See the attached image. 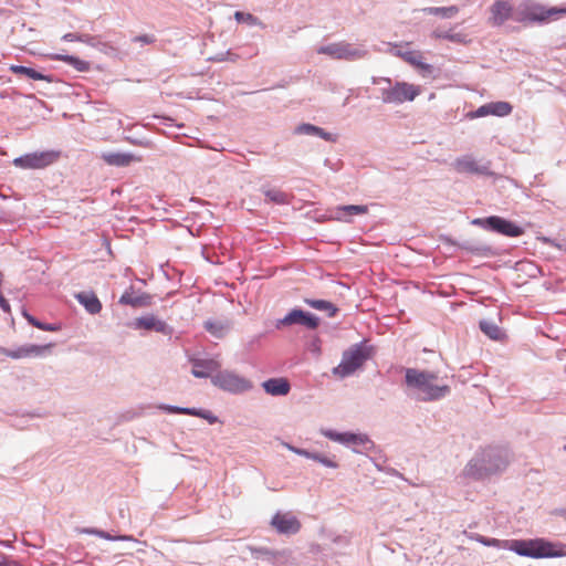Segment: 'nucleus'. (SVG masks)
<instances>
[{
	"label": "nucleus",
	"mask_w": 566,
	"mask_h": 566,
	"mask_svg": "<svg viewBox=\"0 0 566 566\" xmlns=\"http://www.w3.org/2000/svg\"><path fill=\"white\" fill-rule=\"evenodd\" d=\"M94 38H95V35L85 34V33H78V38L77 39H78V42L85 43L88 46H91V44H94L93 43Z\"/></svg>",
	"instance_id": "45"
},
{
	"label": "nucleus",
	"mask_w": 566,
	"mask_h": 566,
	"mask_svg": "<svg viewBox=\"0 0 566 566\" xmlns=\"http://www.w3.org/2000/svg\"><path fill=\"white\" fill-rule=\"evenodd\" d=\"M234 19L239 23H247V24H249L251 27H253V25H262V22L259 20V18H256L255 15H253L251 13H248V12L237 11L234 13Z\"/></svg>",
	"instance_id": "34"
},
{
	"label": "nucleus",
	"mask_w": 566,
	"mask_h": 566,
	"mask_svg": "<svg viewBox=\"0 0 566 566\" xmlns=\"http://www.w3.org/2000/svg\"><path fill=\"white\" fill-rule=\"evenodd\" d=\"M239 59V55L235 53H232L231 51L220 52L217 53L213 56H210L208 60L212 62H223V61H230V62H237Z\"/></svg>",
	"instance_id": "37"
},
{
	"label": "nucleus",
	"mask_w": 566,
	"mask_h": 566,
	"mask_svg": "<svg viewBox=\"0 0 566 566\" xmlns=\"http://www.w3.org/2000/svg\"><path fill=\"white\" fill-rule=\"evenodd\" d=\"M99 157L109 166L115 167H127L133 161L138 160L133 154L130 153H114V151H103Z\"/></svg>",
	"instance_id": "19"
},
{
	"label": "nucleus",
	"mask_w": 566,
	"mask_h": 566,
	"mask_svg": "<svg viewBox=\"0 0 566 566\" xmlns=\"http://www.w3.org/2000/svg\"><path fill=\"white\" fill-rule=\"evenodd\" d=\"M24 317L27 318V321L34 327H38L42 331H49V332H55L57 331V327L53 324H46V323H41V321H38L35 317H33L32 315L28 314L27 312L23 313Z\"/></svg>",
	"instance_id": "36"
},
{
	"label": "nucleus",
	"mask_w": 566,
	"mask_h": 566,
	"mask_svg": "<svg viewBox=\"0 0 566 566\" xmlns=\"http://www.w3.org/2000/svg\"><path fill=\"white\" fill-rule=\"evenodd\" d=\"M488 460H503L507 458V450L496 447H490L488 453L484 455Z\"/></svg>",
	"instance_id": "38"
},
{
	"label": "nucleus",
	"mask_w": 566,
	"mask_h": 566,
	"mask_svg": "<svg viewBox=\"0 0 566 566\" xmlns=\"http://www.w3.org/2000/svg\"><path fill=\"white\" fill-rule=\"evenodd\" d=\"M192 375L196 378H211V373H218L221 365L216 359H192Z\"/></svg>",
	"instance_id": "18"
},
{
	"label": "nucleus",
	"mask_w": 566,
	"mask_h": 566,
	"mask_svg": "<svg viewBox=\"0 0 566 566\" xmlns=\"http://www.w3.org/2000/svg\"><path fill=\"white\" fill-rule=\"evenodd\" d=\"M97 534H98L101 537L109 538V536H108V535H106L104 532H97Z\"/></svg>",
	"instance_id": "49"
},
{
	"label": "nucleus",
	"mask_w": 566,
	"mask_h": 566,
	"mask_svg": "<svg viewBox=\"0 0 566 566\" xmlns=\"http://www.w3.org/2000/svg\"><path fill=\"white\" fill-rule=\"evenodd\" d=\"M371 355L373 347L365 342L350 346L343 353L339 365L333 368V375L339 378L352 376L357 369L363 367Z\"/></svg>",
	"instance_id": "5"
},
{
	"label": "nucleus",
	"mask_w": 566,
	"mask_h": 566,
	"mask_svg": "<svg viewBox=\"0 0 566 566\" xmlns=\"http://www.w3.org/2000/svg\"><path fill=\"white\" fill-rule=\"evenodd\" d=\"M52 59L55 61L64 62L78 72H87L90 70V63L87 61L81 60L74 55L55 54L52 56Z\"/></svg>",
	"instance_id": "26"
},
{
	"label": "nucleus",
	"mask_w": 566,
	"mask_h": 566,
	"mask_svg": "<svg viewBox=\"0 0 566 566\" xmlns=\"http://www.w3.org/2000/svg\"><path fill=\"white\" fill-rule=\"evenodd\" d=\"M0 307L3 310V312L10 313V304L8 303V301L3 297V295L1 293H0Z\"/></svg>",
	"instance_id": "48"
},
{
	"label": "nucleus",
	"mask_w": 566,
	"mask_h": 566,
	"mask_svg": "<svg viewBox=\"0 0 566 566\" xmlns=\"http://www.w3.org/2000/svg\"><path fill=\"white\" fill-rule=\"evenodd\" d=\"M262 192L266 197V199L276 205H286L289 203L287 193L279 190V189H263Z\"/></svg>",
	"instance_id": "31"
},
{
	"label": "nucleus",
	"mask_w": 566,
	"mask_h": 566,
	"mask_svg": "<svg viewBox=\"0 0 566 566\" xmlns=\"http://www.w3.org/2000/svg\"><path fill=\"white\" fill-rule=\"evenodd\" d=\"M433 35L438 39H448L451 41H455L457 35L451 34L450 32H433Z\"/></svg>",
	"instance_id": "46"
},
{
	"label": "nucleus",
	"mask_w": 566,
	"mask_h": 566,
	"mask_svg": "<svg viewBox=\"0 0 566 566\" xmlns=\"http://www.w3.org/2000/svg\"><path fill=\"white\" fill-rule=\"evenodd\" d=\"M298 324L305 326L308 329H315L319 325V318L308 312H304L300 308H293L282 319L279 321V325H294Z\"/></svg>",
	"instance_id": "14"
},
{
	"label": "nucleus",
	"mask_w": 566,
	"mask_h": 566,
	"mask_svg": "<svg viewBox=\"0 0 566 566\" xmlns=\"http://www.w3.org/2000/svg\"><path fill=\"white\" fill-rule=\"evenodd\" d=\"M480 329L491 339L500 340L504 337V333L497 324L491 319H482L479 323Z\"/></svg>",
	"instance_id": "27"
},
{
	"label": "nucleus",
	"mask_w": 566,
	"mask_h": 566,
	"mask_svg": "<svg viewBox=\"0 0 566 566\" xmlns=\"http://www.w3.org/2000/svg\"><path fill=\"white\" fill-rule=\"evenodd\" d=\"M77 38H78V33H66L62 36V40L65 42H73V41L78 42Z\"/></svg>",
	"instance_id": "47"
},
{
	"label": "nucleus",
	"mask_w": 566,
	"mask_h": 566,
	"mask_svg": "<svg viewBox=\"0 0 566 566\" xmlns=\"http://www.w3.org/2000/svg\"><path fill=\"white\" fill-rule=\"evenodd\" d=\"M563 13H566V8L546 9L532 0H524L516 6L515 21L522 23L546 22L556 20Z\"/></svg>",
	"instance_id": "6"
},
{
	"label": "nucleus",
	"mask_w": 566,
	"mask_h": 566,
	"mask_svg": "<svg viewBox=\"0 0 566 566\" xmlns=\"http://www.w3.org/2000/svg\"><path fill=\"white\" fill-rule=\"evenodd\" d=\"M159 409L168 412V413H180V415H188L197 413L196 408H188V407H178V406H171V405H160Z\"/></svg>",
	"instance_id": "35"
},
{
	"label": "nucleus",
	"mask_w": 566,
	"mask_h": 566,
	"mask_svg": "<svg viewBox=\"0 0 566 566\" xmlns=\"http://www.w3.org/2000/svg\"><path fill=\"white\" fill-rule=\"evenodd\" d=\"M205 329L216 338L224 337L230 331V323L222 319H208L203 323Z\"/></svg>",
	"instance_id": "24"
},
{
	"label": "nucleus",
	"mask_w": 566,
	"mask_h": 566,
	"mask_svg": "<svg viewBox=\"0 0 566 566\" xmlns=\"http://www.w3.org/2000/svg\"><path fill=\"white\" fill-rule=\"evenodd\" d=\"M93 43L94 44H91V46L98 50L105 55L114 56L117 52L116 48L111 43L104 41L101 35H95Z\"/></svg>",
	"instance_id": "32"
},
{
	"label": "nucleus",
	"mask_w": 566,
	"mask_h": 566,
	"mask_svg": "<svg viewBox=\"0 0 566 566\" xmlns=\"http://www.w3.org/2000/svg\"><path fill=\"white\" fill-rule=\"evenodd\" d=\"M423 13L438 15L442 19H451L455 17L459 12V8L457 6L450 7H427L421 9Z\"/></svg>",
	"instance_id": "29"
},
{
	"label": "nucleus",
	"mask_w": 566,
	"mask_h": 566,
	"mask_svg": "<svg viewBox=\"0 0 566 566\" xmlns=\"http://www.w3.org/2000/svg\"><path fill=\"white\" fill-rule=\"evenodd\" d=\"M490 106V114L494 116H507L512 112V106L507 102H491L489 103Z\"/></svg>",
	"instance_id": "33"
},
{
	"label": "nucleus",
	"mask_w": 566,
	"mask_h": 566,
	"mask_svg": "<svg viewBox=\"0 0 566 566\" xmlns=\"http://www.w3.org/2000/svg\"><path fill=\"white\" fill-rule=\"evenodd\" d=\"M304 303L314 310L325 312L327 317H334L338 312V308L329 301L304 298Z\"/></svg>",
	"instance_id": "25"
},
{
	"label": "nucleus",
	"mask_w": 566,
	"mask_h": 566,
	"mask_svg": "<svg viewBox=\"0 0 566 566\" xmlns=\"http://www.w3.org/2000/svg\"><path fill=\"white\" fill-rule=\"evenodd\" d=\"M128 326L136 331H154L165 336H171L174 333V328L153 314L137 317L129 323Z\"/></svg>",
	"instance_id": "13"
},
{
	"label": "nucleus",
	"mask_w": 566,
	"mask_h": 566,
	"mask_svg": "<svg viewBox=\"0 0 566 566\" xmlns=\"http://www.w3.org/2000/svg\"><path fill=\"white\" fill-rule=\"evenodd\" d=\"M503 548L515 552L520 556L531 558L565 557L566 545L543 537L532 539H511L503 543Z\"/></svg>",
	"instance_id": "2"
},
{
	"label": "nucleus",
	"mask_w": 566,
	"mask_h": 566,
	"mask_svg": "<svg viewBox=\"0 0 566 566\" xmlns=\"http://www.w3.org/2000/svg\"><path fill=\"white\" fill-rule=\"evenodd\" d=\"M317 53L329 55L334 59L357 61L365 59L368 54V51L363 44L337 42L319 46L317 49Z\"/></svg>",
	"instance_id": "8"
},
{
	"label": "nucleus",
	"mask_w": 566,
	"mask_h": 566,
	"mask_svg": "<svg viewBox=\"0 0 566 566\" xmlns=\"http://www.w3.org/2000/svg\"><path fill=\"white\" fill-rule=\"evenodd\" d=\"M405 384L408 396L419 402L439 401L451 394V387L430 370L407 368Z\"/></svg>",
	"instance_id": "1"
},
{
	"label": "nucleus",
	"mask_w": 566,
	"mask_h": 566,
	"mask_svg": "<svg viewBox=\"0 0 566 566\" xmlns=\"http://www.w3.org/2000/svg\"><path fill=\"white\" fill-rule=\"evenodd\" d=\"M490 21L493 25H502L507 20L515 21L516 7L514 8L509 1L496 0L490 8Z\"/></svg>",
	"instance_id": "15"
},
{
	"label": "nucleus",
	"mask_w": 566,
	"mask_h": 566,
	"mask_svg": "<svg viewBox=\"0 0 566 566\" xmlns=\"http://www.w3.org/2000/svg\"><path fill=\"white\" fill-rule=\"evenodd\" d=\"M294 133L296 135L316 136L327 142L333 140L331 133L325 132L323 128L308 123L297 125L294 129Z\"/></svg>",
	"instance_id": "23"
},
{
	"label": "nucleus",
	"mask_w": 566,
	"mask_h": 566,
	"mask_svg": "<svg viewBox=\"0 0 566 566\" xmlns=\"http://www.w3.org/2000/svg\"><path fill=\"white\" fill-rule=\"evenodd\" d=\"M10 70L14 74H21V75H24V76H27L29 78L35 80V81H48V82H51V77L49 75L42 74V73L38 72L36 70L28 67V66L11 65Z\"/></svg>",
	"instance_id": "30"
},
{
	"label": "nucleus",
	"mask_w": 566,
	"mask_h": 566,
	"mask_svg": "<svg viewBox=\"0 0 566 566\" xmlns=\"http://www.w3.org/2000/svg\"><path fill=\"white\" fill-rule=\"evenodd\" d=\"M472 224L480 226L485 230H490L513 238L518 237L523 233V229L521 227L496 216L474 219L472 221Z\"/></svg>",
	"instance_id": "10"
},
{
	"label": "nucleus",
	"mask_w": 566,
	"mask_h": 566,
	"mask_svg": "<svg viewBox=\"0 0 566 566\" xmlns=\"http://www.w3.org/2000/svg\"><path fill=\"white\" fill-rule=\"evenodd\" d=\"M478 541L486 546H496V547H502V548H503V543L505 542V541H500L496 538H486L483 536H480Z\"/></svg>",
	"instance_id": "42"
},
{
	"label": "nucleus",
	"mask_w": 566,
	"mask_h": 566,
	"mask_svg": "<svg viewBox=\"0 0 566 566\" xmlns=\"http://www.w3.org/2000/svg\"><path fill=\"white\" fill-rule=\"evenodd\" d=\"M119 303L133 307H144L150 304V297L146 294H136L133 287H130L122 294Z\"/></svg>",
	"instance_id": "22"
},
{
	"label": "nucleus",
	"mask_w": 566,
	"mask_h": 566,
	"mask_svg": "<svg viewBox=\"0 0 566 566\" xmlns=\"http://www.w3.org/2000/svg\"><path fill=\"white\" fill-rule=\"evenodd\" d=\"M59 153L54 150L34 151L13 159V165L22 169H43L59 158Z\"/></svg>",
	"instance_id": "9"
},
{
	"label": "nucleus",
	"mask_w": 566,
	"mask_h": 566,
	"mask_svg": "<svg viewBox=\"0 0 566 566\" xmlns=\"http://www.w3.org/2000/svg\"><path fill=\"white\" fill-rule=\"evenodd\" d=\"M489 115H491V114H490V106L488 103V104L480 106L478 109L470 112L468 114V117L473 119V118L484 117V116H489Z\"/></svg>",
	"instance_id": "39"
},
{
	"label": "nucleus",
	"mask_w": 566,
	"mask_h": 566,
	"mask_svg": "<svg viewBox=\"0 0 566 566\" xmlns=\"http://www.w3.org/2000/svg\"><path fill=\"white\" fill-rule=\"evenodd\" d=\"M43 350V347L41 346H38V345H25V346H21L14 350H10L7 353V356L13 358V359H19V358H23V357H30V356H38L42 353Z\"/></svg>",
	"instance_id": "28"
},
{
	"label": "nucleus",
	"mask_w": 566,
	"mask_h": 566,
	"mask_svg": "<svg viewBox=\"0 0 566 566\" xmlns=\"http://www.w3.org/2000/svg\"><path fill=\"white\" fill-rule=\"evenodd\" d=\"M75 298L92 315L98 314L102 311V303L92 291L78 292L75 294Z\"/></svg>",
	"instance_id": "20"
},
{
	"label": "nucleus",
	"mask_w": 566,
	"mask_h": 566,
	"mask_svg": "<svg viewBox=\"0 0 566 566\" xmlns=\"http://www.w3.org/2000/svg\"><path fill=\"white\" fill-rule=\"evenodd\" d=\"M271 525L282 534H295L301 530L300 521L291 513H276Z\"/></svg>",
	"instance_id": "16"
},
{
	"label": "nucleus",
	"mask_w": 566,
	"mask_h": 566,
	"mask_svg": "<svg viewBox=\"0 0 566 566\" xmlns=\"http://www.w3.org/2000/svg\"><path fill=\"white\" fill-rule=\"evenodd\" d=\"M132 41L135 43H139L140 45H149L156 42V36L153 34H142L134 36Z\"/></svg>",
	"instance_id": "40"
},
{
	"label": "nucleus",
	"mask_w": 566,
	"mask_h": 566,
	"mask_svg": "<svg viewBox=\"0 0 566 566\" xmlns=\"http://www.w3.org/2000/svg\"><path fill=\"white\" fill-rule=\"evenodd\" d=\"M252 553L253 554H260V555H264V556H271V557H276L280 555L279 552H272L270 549H266V548H251Z\"/></svg>",
	"instance_id": "43"
},
{
	"label": "nucleus",
	"mask_w": 566,
	"mask_h": 566,
	"mask_svg": "<svg viewBox=\"0 0 566 566\" xmlns=\"http://www.w3.org/2000/svg\"><path fill=\"white\" fill-rule=\"evenodd\" d=\"M319 432L325 438L349 448L353 452L365 455L369 460H377L384 457L380 447L376 446L366 433L350 431L338 432L326 428H322Z\"/></svg>",
	"instance_id": "3"
},
{
	"label": "nucleus",
	"mask_w": 566,
	"mask_h": 566,
	"mask_svg": "<svg viewBox=\"0 0 566 566\" xmlns=\"http://www.w3.org/2000/svg\"><path fill=\"white\" fill-rule=\"evenodd\" d=\"M453 168L459 174H471L480 176H492L491 163L479 161L471 155H464L453 161Z\"/></svg>",
	"instance_id": "12"
},
{
	"label": "nucleus",
	"mask_w": 566,
	"mask_h": 566,
	"mask_svg": "<svg viewBox=\"0 0 566 566\" xmlns=\"http://www.w3.org/2000/svg\"><path fill=\"white\" fill-rule=\"evenodd\" d=\"M367 211L368 207L364 205L338 206L329 211V218L332 220L350 222L353 216L365 214Z\"/></svg>",
	"instance_id": "17"
},
{
	"label": "nucleus",
	"mask_w": 566,
	"mask_h": 566,
	"mask_svg": "<svg viewBox=\"0 0 566 566\" xmlns=\"http://www.w3.org/2000/svg\"><path fill=\"white\" fill-rule=\"evenodd\" d=\"M325 463L331 465V467H335V462L328 461V462H325Z\"/></svg>",
	"instance_id": "50"
},
{
	"label": "nucleus",
	"mask_w": 566,
	"mask_h": 566,
	"mask_svg": "<svg viewBox=\"0 0 566 566\" xmlns=\"http://www.w3.org/2000/svg\"><path fill=\"white\" fill-rule=\"evenodd\" d=\"M265 392L271 396H286L290 392L291 386L285 378H271L262 384Z\"/></svg>",
	"instance_id": "21"
},
{
	"label": "nucleus",
	"mask_w": 566,
	"mask_h": 566,
	"mask_svg": "<svg viewBox=\"0 0 566 566\" xmlns=\"http://www.w3.org/2000/svg\"><path fill=\"white\" fill-rule=\"evenodd\" d=\"M371 83L379 86V98L384 104L400 105L412 102L420 95L421 87L403 81H392L389 77H371Z\"/></svg>",
	"instance_id": "4"
},
{
	"label": "nucleus",
	"mask_w": 566,
	"mask_h": 566,
	"mask_svg": "<svg viewBox=\"0 0 566 566\" xmlns=\"http://www.w3.org/2000/svg\"><path fill=\"white\" fill-rule=\"evenodd\" d=\"M211 382L219 389L239 395L252 389L253 384L248 378L233 370H219L211 376Z\"/></svg>",
	"instance_id": "7"
},
{
	"label": "nucleus",
	"mask_w": 566,
	"mask_h": 566,
	"mask_svg": "<svg viewBox=\"0 0 566 566\" xmlns=\"http://www.w3.org/2000/svg\"><path fill=\"white\" fill-rule=\"evenodd\" d=\"M297 455H302V457H306V458H312V460H327L326 458H321L318 455H312L310 452L305 451V450H302V449H296V448H291Z\"/></svg>",
	"instance_id": "44"
},
{
	"label": "nucleus",
	"mask_w": 566,
	"mask_h": 566,
	"mask_svg": "<svg viewBox=\"0 0 566 566\" xmlns=\"http://www.w3.org/2000/svg\"><path fill=\"white\" fill-rule=\"evenodd\" d=\"M196 412L197 413H191L190 416L203 418L208 420L210 423H214L217 421V418L210 411L196 408Z\"/></svg>",
	"instance_id": "41"
},
{
	"label": "nucleus",
	"mask_w": 566,
	"mask_h": 566,
	"mask_svg": "<svg viewBox=\"0 0 566 566\" xmlns=\"http://www.w3.org/2000/svg\"><path fill=\"white\" fill-rule=\"evenodd\" d=\"M389 52L396 56L401 57L403 61L415 66L422 76H431L434 73V67L431 64L423 62L422 53L419 51L408 50V44L391 45L389 44Z\"/></svg>",
	"instance_id": "11"
}]
</instances>
